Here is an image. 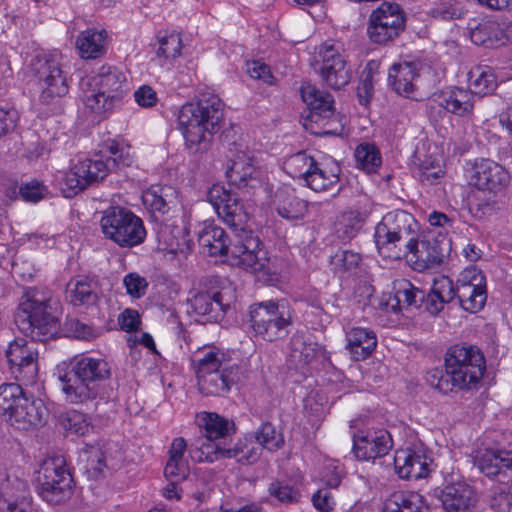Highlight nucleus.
I'll use <instances>...</instances> for the list:
<instances>
[{
	"label": "nucleus",
	"instance_id": "obj_4",
	"mask_svg": "<svg viewBox=\"0 0 512 512\" xmlns=\"http://www.w3.org/2000/svg\"><path fill=\"white\" fill-rule=\"evenodd\" d=\"M223 107L217 95L206 91L180 108L178 129L190 153L202 154L210 148L213 135L221 128Z\"/></svg>",
	"mask_w": 512,
	"mask_h": 512
},
{
	"label": "nucleus",
	"instance_id": "obj_58",
	"mask_svg": "<svg viewBox=\"0 0 512 512\" xmlns=\"http://www.w3.org/2000/svg\"><path fill=\"white\" fill-rule=\"evenodd\" d=\"M463 286L473 289L486 286V279L482 271L475 266L466 267L457 279V288H463Z\"/></svg>",
	"mask_w": 512,
	"mask_h": 512
},
{
	"label": "nucleus",
	"instance_id": "obj_27",
	"mask_svg": "<svg viewBox=\"0 0 512 512\" xmlns=\"http://www.w3.org/2000/svg\"><path fill=\"white\" fill-rule=\"evenodd\" d=\"M186 451V440L183 437L174 438L169 447L168 460L164 468L166 478L175 481L186 479L190 467L188 457L185 455Z\"/></svg>",
	"mask_w": 512,
	"mask_h": 512
},
{
	"label": "nucleus",
	"instance_id": "obj_11",
	"mask_svg": "<svg viewBox=\"0 0 512 512\" xmlns=\"http://www.w3.org/2000/svg\"><path fill=\"white\" fill-rule=\"evenodd\" d=\"M35 473L39 494L43 500L56 505L71 498L73 478L63 456L45 458Z\"/></svg>",
	"mask_w": 512,
	"mask_h": 512
},
{
	"label": "nucleus",
	"instance_id": "obj_30",
	"mask_svg": "<svg viewBox=\"0 0 512 512\" xmlns=\"http://www.w3.org/2000/svg\"><path fill=\"white\" fill-rule=\"evenodd\" d=\"M318 344L306 339L301 334H294L290 340L288 362L290 367L305 373L307 366L315 359Z\"/></svg>",
	"mask_w": 512,
	"mask_h": 512
},
{
	"label": "nucleus",
	"instance_id": "obj_8",
	"mask_svg": "<svg viewBox=\"0 0 512 512\" xmlns=\"http://www.w3.org/2000/svg\"><path fill=\"white\" fill-rule=\"evenodd\" d=\"M201 393L224 396L236 383L238 367L230 365L226 355L216 347H205L192 356Z\"/></svg>",
	"mask_w": 512,
	"mask_h": 512
},
{
	"label": "nucleus",
	"instance_id": "obj_6",
	"mask_svg": "<svg viewBox=\"0 0 512 512\" xmlns=\"http://www.w3.org/2000/svg\"><path fill=\"white\" fill-rule=\"evenodd\" d=\"M83 102L100 119L107 118L118 109L130 87L123 71L115 66L103 65L87 83Z\"/></svg>",
	"mask_w": 512,
	"mask_h": 512
},
{
	"label": "nucleus",
	"instance_id": "obj_61",
	"mask_svg": "<svg viewBox=\"0 0 512 512\" xmlns=\"http://www.w3.org/2000/svg\"><path fill=\"white\" fill-rule=\"evenodd\" d=\"M433 16L442 20L459 19L464 14L463 7L458 2L445 0L433 8Z\"/></svg>",
	"mask_w": 512,
	"mask_h": 512
},
{
	"label": "nucleus",
	"instance_id": "obj_29",
	"mask_svg": "<svg viewBox=\"0 0 512 512\" xmlns=\"http://www.w3.org/2000/svg\"><path fill=\"white\" fill-rule=\"evenodd\" d=\"M340 172V166L334 161H316L305 186L316 192L332 190L339 183Z\"/></svg>",
	"mask_w": 512,
	"mask_h": 512
},
{
	"label": "nucleus",
	"instance_id": "obj_9",
	"mask_svg": "<svg viewBox=\"0 0 512 512\" xmlns=\"http://www.w3.org/2000/svg\"><path fill=\"white\" fill-rule=\"evenodd\" d=\"M248 322L253 337L274 342L289 334L293 311L286 300L257 302L249 307Z\"/></svg>",
	"mask_w": 512,
	"mask_h": 512
},
{
	"label": "nucleus",
	"instance_id": "obj_53",
	"mask_svg": "<svg viewBox=\"0 0 512 512\" xmlns=\"http://www.w3.org/2000/svg\"><path fill=\"white\" fill-rule=\"evenodd\" d=\"M499 30V23L496 21H483L470 32L471 41L476 45L491 46L492 35Z\"/></svg>",
	"mask_w": 512,
	"mask_h": 512
},
{
	"label": "nucleus",
	"instance_id": "obj_38",
	"mask_svg": "<svg viewBox=\"0 0 512 512\" xmlns=\"http://www.w3.org/2000/svg\"><path fill=\"white\" fill-rule=\"evenodd\" d=\"M225 459H234L241 465H252L261 456L259 443L254 440L252 434L240 438L232 447L226 448Z\"/></svg>",
	"mask_w": 512,
	"mask_h": 512
},
{
	"label": "nucleus",
	"instance_id": "obj_7",
	"mask_svg": "<svg viewBox=\"0 0 512 512\" xmlns=\"http://www.w3.org/2000/svg\"><path fill=\"white\" fill-rule=\"evenodd\" d=\"M419 225L412 214L394 210L385 214L375 227L374 239L381 255L392 259L409 256L417 239Z\"/></svg>",
	"mask_w": 512,
	"mask_h": 512
},
{
	"label": "nucleus",
	"instance_id": "obj_39",
	"mask_svg": "<svg viewBox=\"0 0 512 512\" xmlns=\"http://www.w3.org/2000/svg\"><path fill=\"white\" fill-rule=\"evenodd\" d=\"M143 202L152 211L166 214L176 204L177 191L168 185L152 186L143 193Z\"/></svg>",
	"mask_w": 512,
	"mask_h": 512
},
{
	"label": "nucleus",
	"instance_id": "obj_25",
	"mask_svg": "<svg viewBox=\"0 0 512 512\" xmlns=\"http://www.w3.org/2000/svg\"><path fill=\"white\" fill-rule=\"evenodd\" d=\"M436 101L447 112L460 117H468L473 113L474 94L471 90L459 87L450 88L442 91Z\"/></svg>",
	"mask_w": 512,
	"mask_h": 512
},
{
	"label": "nucleus",
	"instance_id": "obj_47",
	"mask_svg": "<svg viewBox=\"0 0 512 512\" xmlns=\"http://www.w3.org/2000/svg\"><path fill=\"white\" fill-rule=\"evenodd\" d=\"M457 299L465 311L475 313L481 310L486 302V286L476 287V289L469 286L457 288Z\"/></svg>",
	"mask_w": 512,
	"mask_h": 512
},
{
	"label": "nucleus",
	"instance_id": "obj_64",
	"mask_svg": "<svg viewBox=\"0 0 512 512\" xmlns=\"http://www.w3.org/2000/svg\"><path fill=\"white\" fill-rule=\"evenodd\" d=\"M134 99L136 103L145 108H150L156 105L158 101L156 91L148 86L142 85L134 92Z\"/></svg>",
	"mask_w": 512,
	"mask_h": 512
},
{
	"label": "nucleus",
	"instance_id": "obj_42",
	"mask_svg": "<svg viewBox=\"0 0 512 512\" xmlns=\"http://www.w3.org/2000/svg\"><path fill=\"white\" fill-rule=\"evenodd\" d=\"M422 291L414 287L407 280H400L394 284L393 297L389 298L388 305L393 311H401L412 306H416L418 296H422Z\"/></svg>",
	"mask_w": 512,
	"mask_h": 512
},
{
	"label": "nucleus",
	"instance_id": "obj_18",
	"mask_svg": "<svg viewBox=\"0 0 512 512\" xmlns=\"http://www.w3.org/2000/svg\"><path fill=\"white\" fill-rule=\"evenodd\" d=\"M393 447L390 433L386 429L359 431L353 437L352 451L359 460L374 461L389 453Z\"/></svg>",
	"mask_w": 512,
	"mask_h": 512
},
{
	"label": "nucleus",
	"instance_id": "obj_5",
	"mask_svg": "<svg viewBox=\"0 0 512 512\" xmlns=\"http://www.w3.org/2000/svg\"><path fill=\"white\" fill-rule=\"evenodd\" d=\"M110 363L101 357L76 356L58 367V379L65 400L84 404L98 395V384L111 377Z\"/></svg>",
	"mask_w": 512,
	"mask_h": 512
},
{
	"label": "nucleus",
	"instance_id": "obj_52",
	"mask_svg": "<svg viewBox=\"0 0 512 512\" xmlns=\"http://www.w3.org/2000/svg\"><path fill=\"white\" fill-rule=\"evenodd\" d=\"M338 233L344 240L352 239L362 227V217L358 211H347L341 215Z\"/></svg>",
	"mask_w": 512,
	"mask_h": 512
},
{
	"label": "nucleus",
	"instance_id": "obj_57",
	"mask_svg": "<svg viewBox=\"0 0 512 512\" xmlns=\"http://www.w3.org/2000/svg\"><path fill=\"white\" fill-rule=\"evenodd\" d=\"M127 294L133 299L142 298L148 289V281L137 272H130L123 278Z\"/></svg>",
	"mask_w": 512,
	"mask_h": 512
},
{
	"label": "nucleus",
	"instance_id": "obj_14",
	"mask_svg": "<svg viewBox=\"0 0 512 512\" xmlns=\"http://www.w3.org/2000/svg\"><path fill=\"white\" fill-rule=\"evenodd\" d=\"M207 197L217 215L233 229L235 234L248 232L245 226L249 213L235 194L226 190L224 186L215 184L208 191Z\"/></svg>",
	"mask_w": 512,
	"mask_h": 512
},
{
	"label": "nucleus",
	"instance_id": "obj_59",
	"mask_svg": "<svg viewBox=\"0 0 512 512\" xmlns=\"http://www.w3.org/2000/svg\"><path fill=\"white\" fill-rule=\"evenodd\" d=\"M431 290L435 298L439 297L445 303L457 298V286L454 287L452 280L446 276L435 279Z\"/></svg>",
	"mask_w": 512,
	"mask_h": 512
},
{
	"label": "nucleus",
	"instance_id": "obj_40",
	"mask_svg": "<svg viewBox=\"0 0 512 512\" xmlns=\"http://www.w3.org/2000/svg\"><path fill=\"white\" fill-rule=\"evenodd\" d=\"M384 512H428V507L418 493L397 491L385 500Z\"/></svg>",
	"mask_w": 512,
	"mask_h": 512
},
{
	"label": "nucleus",
	"instance_id": "obj_19",
	"mask_svg": "<svg viewBox=\"0 0 512 512\" xmlns=\"http://www.w3.org/2000/svg\"><path fill=\"white\" fill-rule=\"evenodd\" d=\"M451 250L450 241L443 237L437 238H418L409 250V261L414 264V268L421 271L436 267L444 262Z\"/></svg>",
	"mask_w": 512,
	"mask_h": 512
},
{
	"label": "nucleus",
	"instance_id": "obj_3",
	"mask_svg": "<svg viewBox=\"0 0 512 512\" xmlns=\"http://www.w3.org/2000/svg\"><path fill=\"white\" fill-rule=\"evenodd\" d=\"M444 364V370L431 369L426 377L429 385L443 394L477 389L486 372L484 353L474 345L451 346L445 354Z\"/></svg>",
	"mask_w": 512,
	"mask_h": 512
},
{
	"label": "nucleus",
	"instance_id": "obj_17",
	"mask_svg": "<svg viewBox=\"0 0 512 512\" xmlns=\"http://www.w3.org/2000/svg\"><path fill=\"white\" fill-rule=\"evenodd\" d=\"M474 464L488 478L498 483H507L512 488V450H479Z\"/></svg>",
	"mask_w": 512,
	"mask_h": 512
},
{
	"label": "nucleus",
	"instance_id": "obj_12",
	"mask_svg": "<svg viewBox=\"0 0 512 512\" xmlns=\"http://www.w3.org/2000/svg\"><path fill=\"white\" fill-rule=\"evenodd\" d=\"M31 67L38 81L39 99L42 103H52L68 93L67 73L63 70L62 56L59 52L36 55Z\"/></svg>",
	"mask_w": 512,
	"mask_h": 512
},
{
	"label": "nucleus",
	"instance_id": "obj_63",
	"mask_svg": "<svg viewBox=\"0 0 512 512\" xmlns=\"http://www.w3.org/2000/svg\"><path fill=\"white\" fill-rule=\"evenodd\" d=\"M247 73L253 79H259L267 84L274 83V76L270 71V67L260 61H252L247 63Z\"/></svg>",
	"mask_w": 512,
	"mask_h": 512
},
{
	"label": "nucleus",
	"instance_id": "obj_37",
	"mask_svg": "<svg viewBox=\"0 0 512 512\" xmlns=\"http://www.w3.org/2000/svg\"><path fill=\"white\" fill-rule=\"evenodd\" d=\"M254 171L252 158L245 151L238 150L231 159L226 176L232 185L240 188L247 185V181L253 177Z\"/></svg>",
	"mask_w": 512,
	"mask_h": 512
},
{
	"label": "nucleus",
	"instance_id": "obj_23",
	"mask_svg": "<svg viewBox=\"0 0 512 512\" xmlns=\"http://www.w3.org/2000/svg\"><path fill=\"white\" fill-rule=\"evenodd\" d=\"M47 416V408L44 402L27 394L22 404L18 405V411L14 414L10 424L21 430H29L41 426Z\"/></svg>",
	"mask_w": 512,
	"mask_h": 512
},
{
	"label": "nucleus",
	"instance_id": "obj_48",
	"mask_svg": "<svg viewBox=\"0 0 512 512\" xmlns=\"http://www.w3.org/2000/svg\"><path fill=\"white\" fill-rule=\"evenodd\" d=\"M358 165L366 172H376L382 163L379 150L374 144L362 143L355 150Z\"/></svg>",
	"mask_w": 512,
	"mask_h": 512
},
{
	"label": "nucleus",
	"instance_id": "obj_10",
	"mask_svg": "<svg viewBox=\"0 0 512 512\" xmlns=\"http://www.w3.org/2000/svg\"><path fill=\"white\" fill-rule=\"evenodd\" d=\"M104 237L120 248H134L144 243L147 231L143 220L131 210L121 206L105 209L100 219Z\"/></svg>",
	"mask_w": 512,
	"mask_h": 512
},
{
	"label": "nucleus",
	"instance_id": "obj_20",
	"mask_svg": "<svg viewBox=\"0 0 512 512\" xmlns=\"http://www.w3.org/2000/svg\"><path fill=\"white\" fill-rule=\"evenodd\" d=\"M300 92L302 100L309 109L307 121L325 126L335 117L334 99L330 93L321 91L309 83L303 84Z\"/></svg>",
	"mask_w": 512,
	"mask_h": 512
},
{
	"label": "nucleus",
	"instance_id": "obj_33",
	"mask_svg": "<svg viewBox=\"0 0 512 512\" xmlns=\"http://www.w3.org/2000/svg\"><path fill=\"white\" fill-rule=\"evenodd\" d=\"M2 493L6 503L5 512H30L31 500L24 482L18 479L8 480L3 485Z\"/></svg>",
	"mask_w": 512,
	"mask_h": 512
},
{
	"label": "nucleus",
	"instance_id": "obj_31",
	"mask_svg": "<svg viewBox=\"0 0 512 512\" xmlns=\"http://www.w3.org/2000/svg\"><path fill=\"white\" fill-rule=\"evenodd\" d=\"M226 448L221 446V442L216 439H210L201 435L196 438L189 448L190 458L198 463H213L220 459H225Z\"/></svg>",
	"mask_w": 512,
	"mask_h": 512
},
{
	"label": "nucleus",
	"instance_id": "obj_62",
	"mask_svg": "<svg viewBox=\"0 0 512 512\" xmlns=\"http://www.w3.org/2000/svg\"><path fill=\"white\" fill-rule=\"evenodd\" d=\"M46 191V187L36 180L25 183L20 187L21 197L28 202H38L44 197Z\"/></svg>",
	"mask_w": 512,
	"mask_h": 512
},
{
	"label": "nucleus",
	"instance_id": "obj_2",
	"mask_svg": "<svg viewBox=\"0 0 512 512\" xmlns=\"http://www.w3.org/2000/svg\"><path fill=\"white\" fill-rule=\"evenodd\" d=\"M198 243L202 252L208 256L226 258L232 265H238L252 273H276L270 266V260L260 249V240L252 232L235 234L231 240L223 228L207 225L199 233Z\"/></svg>",
	"mask_w": 512,
	"mask_h": 512
},
{
	"label": "nucleus",
	"instance_id": "obj_28",
	"mask_svg": "<svg viewBox=\"0 0 512 512\" xmlns=\"http://www.w3.org/2000/svg\"><path fill=\"white\" fill-rule=\"evenodd\" d=\"M193 312L199 316L206 317L209 322L220 321L226 312L228 304L223 303V296L220 292L198 293L190 300Z\"/></svg>",
	"mask_w": 512,
	"mask_h": 512
},
{
	"label": "nucleus",
	"instance_id": "obj_22",
	"mask_svg": "<svg viewBox=\"0 0 512 512\" xmlns=\"http://www.w3.org/2000/svg\"><path fill=\"white\" fill-rule=\"evenodd\" d=\"M394 466L403 479H420L429 473L428 458L422 451L401 449L395 452Z\"/></svg>",
	"mask_w": 512,
	"mask_h": 512
},
{
	"label": "nucleus",
	"instance_id": "obj_45",
	"mask_svg": "<svg viewBox=\"0 0 512 512\" xmlns=\"http://www.w3.org/2000/svg\"><path fill=\"white\" fill-rule=\"evenodd\" d=\"M268 494L283 505L297 504L301 499L300 489L287 480L276 479L272 481L268 486Z\"/></svg>",
	"mask_w": 512,
	"mask_h": 512
},
{
	"label": "nucleus",
	"instance_id": "obj_49",
	"mask_svg": "<svg viewBox=\"0 0 512 512\" xmlns=\"http://www.w3.org/2000/svg\"><path fill=\"white\" fill-rule=\"evenodd\" d=\"M108 164L101 157L86 158L78 161V170L87 180L88 186L106 177Z\"/></svg>",
	"mask_w": 512,
	"mask_h": 512
},
{
	"label": "nucleus",
	"instance_id": "obj_44",
	"mask_svg": "<svg viewBox=\"0 0 512 512\" xmlns=\"http://www.w3.org/2000/svg\"><path fill=\"white\" fill-rule=\"evenodd\" d=\"M57 184L64 197L70 198L88 187L87 180L78 170V162L68 171L59 172L56 176Z\"/></svg>",
	"mask_w": 512,
	"mask_h": 512
},
{
	"label": "nucleus",
	"instance_id": "obj_54",
	"mask_svg": "<svg viewBox=\"0 0 512 512\" xmlns=\"http://www.w3.org/2000/svg\"><path fill=\"white\" fill-rule=\"evenodd\" d=\"M182 49V40L178 33H170L159 39L157 56L165 59L179 57Z\"/></svg>",
	"mask_w": 512,
	"mask_h": 512
},
{
	"label": "nucleus",
	"instance_id": "obj_24",
	"mask_svg": "<svg viewBox=\"0 0 512 512\" xmlns=\"http://www.w3.org/2000/svg\"><path fill=\"white\" fill-rule=\"evenodd\" d=\"M419 77L414 63L403 62L392 65L388 73L389 86L399 95L415 98L416 81Z\"/></svg>",
	"mask_w": 512,
	"mask_h": 512
},
{
	"label": "nucleus",
	"instance_id": "obj_13",
	"mask_svg": "<svg viewBox=\"0 0 512 512\" xmlns=\"http://www.w3.org/2000/svg\"><path fill=\"white\" fill-rule=\"evenodd\" d=\"M405 23V13L399 4L383 2L369 16L367 35L375 44H386L399 36Z\"/></svg>",
	"mask_w": 512,
	"mask_h": 512
},
{
	"label": "nucleus",
	"instance_id": "obj_46",
	"mask_svg": "<svg viewBox=\"0 0 512 512\" xmlns=\"http://www.w3.org/2000/svg\"><path fill=\"white\" fill-rule=\"evenodd\" d=\"M316 160L306 151L298 152L290 156L285 162V169L292 178L302 180L304 184L311 174Z\"/></svg>",
	"mask_w": 512,
	"mask_h": 512
},
{
	"label": "nucleus",
	"instance_id": "obj_41",
	"mask_svg": "<svg viewBox=\"0 0 512 512\" xmlns=\"http://www.w3.org/2000/svg\"><path fill=\"white\" fill-rule=\"evenodd\" d=\"M27 393L18 383L0 385V416L10 423Z\"/></svg>",
	"mask_w": 512,
	"mask_h": 512
},
{
	"label": "nucleus",
	"instance_id": "obj_16",
	"mask_svg": "<svg viewBox=\"0 0 512 512\" xmlns=\"http://www.w3.org/2000/svg\"><path fill=\"white\" fill-rule=\"evenodd\" d=\"M468 173L470 185L494 195L504 192L512 183L509 171L487 158L476 159Z\"/></svg>",
	"mask_w": 512,
	"mask_h": 512
},
{
	"label": "nucleus",
	"instance_id": "obj_34",
	"mask_svg": "<svg viewBox=\"0 0 512 512\" xmlns=\"http://www.w3.org/2000/svg\"><path fill=\"white\" fill-rule=\"evenodd\" d=\"M197 424L202 435L210 439L221 440L234 432V423L212 412H201L197 415Z\"/></svg>",
	"mask_w": 512,
	"mask_h": 512
},
{
	"label": "nucleus",
	"instance_id": "obj_32",
	"mask_svg": "<svg viewBox=\"0 0 512 512\" xmlns=\"http://www.w3.org/2000/svg\"><path fill=\"white\" fill-rule=\"evenodd\" d=\"M95 283L84 276H77L66 287V299L74 306L94 304L97 300Z\"/></svg>",
	"mask_w": 512,
	"mask_h": 512
},
{
	"label": "nucleus",
	"instance_id": "obj_43",
	"mask_svg": "<svg viewBox=\"0 0 512 512\" xmlns=\"http://www.w3.org/2000/svg\"><path fill=\"white\" fill-rule=\"evenodd\" d=\"M468 80L473 94L487 95L497 87L493 69L486 65L473 67L468 73Z\"/></svg>",
	"mask_w": 512,
	"mask_h": 512
},
{
	"label": "nucleus",
	"instance_id": "obj_56",
	"mask_svg": "<svg viewBox=\"0 0 512 512\" xmlns=\"http://www.w3.org/2000/svg\"><path fill=\"white\" fill-rule=\"evenodd\" d=\"M490 506L497 512H508L512 506V488L507 483H498L491 496Z\"/></svg>",
	"mask_w": 512,
	"mask_h": 512
},
{
	"label": "nucleus",
	"instance_id": "obj_15",
	"mask_svg": "<svg viewBox=\"0 0 512 512\" xmlns=\"http://www.w3.org/2000/svg\"><path fill=\"white\" fill-rule=\"evenodd\" d=\"M343 45L338 41H326L319 50L321 57L320 75L332 89L347 85L351 78Z\"/></svg>",
	"mask_w": 512,
	"mask_h": 512
},
{
	"label": "nucleus",
	"instance_id": "obj_36",
	"mask_svg": "<svg viewBox=\"0 0 512 512\" xmlns=\"http://www.w3.org/2000/svg\"><path fill=\"white\" fill-rule=\"evenodd\" d=\"M275 205L278 215L287 220L303 219L308 212V203L288 190L277 192Z\"/></svg>",
	"mask_w": 512,
	"mask_h": 512
},
{
	"label": "nucleus",
	"instance_id": "obj_50",
	"mask_svg": "<svg viewBox=\"0 0 512 512\" xmlns=\"http://www.w3.org/2000/svg\"><path fill=\"white\" fill-rule=\"evenodd\" d=\"M62 425L67 431L81 436L87 434L92 429L87 416L77 410L68 411L62 417Z\"/></svg>",
	"mask_w": 512,
	"mask_h": 512
},
{
	"label": "nucleus",
	"instance_id": "obj_26",
	"mask_svg": "<svg viewBox=\"0 0 512 512\" xmlns=\"http://www.w3.org/2000/svg\"><path fill=\"white\" fill-rule=\"evenodd\" d=\"M346 348L354 361L368 358L376 348L377 337L374 331L362 327H352L346 331Z\"/></svg>",
	"mask_w": 512,
	"mask_h": 512
},
{
	"label": "nucleus",
	"instance_id": "obj_51",
	"mask_svg": "<svg viewBox=\"0 0 512 512\" xmlns=\"http://www.w3.org/2000/svg\"><path fill=\"white\" fill-rule=\"evenodd\" d=\"M253 437L259 443L261 450L265 448L274 451L283 444V438L277 434L274 426L270 423H264Z\"/></svg>",
	"mask_w": 512,
	"mask_h": 512
},
{
	"label": "nucleus",
	"instance_id": "obj_1",
	"mask_svg": "<svg viewBox=\"0 0 512 512\" xmlns=\"http://www.w3.org/2000/svg\"><path fill=\"white\" fill-rule=\"evenodd\" d=\"M48 299L38 292L26 293L19 305L15 323L32 340L15 339L6 351L10 371L15 379L32 385L38 377V344L53 338L58 332V321L48 311Z\"/></svg>",
	"mask_w": 512,
	"mask_h": 512
},
{
	"label": "nucleus",
	"instance_id": "obj_55",
	"mask_svg": "<svg viewBox=\"0 0 512 512\" xmlns=\"http://www.w3.org/2000/svg\"><path fill=\"white\" fill-rule=\"evenodd\" d=\"M361 261L360 254L350 251H338L331 257V265L338 273H344L355 269Z\"/></svg>",
	"mask_w": 512,
	"mask_h": 512
},
{
	"label": "nucleus",
	"instance_id": "obj_35",
	"mask_svg": "<svg viewBox=\"0 0 512 512\" xmlns=\"http://www.w3.org/2000/svg\"><path fill=\"white\" fill-rule=\"evenodd\" d=\"M106 32L94 28L82 31L76 39V48L84 59H95L105 53Z\"/></svg>",
	"mask_w": 512,
	"mask_h": 512
},
{
	"label": "nucleus",
	"instance_id": "obj_21",
	"mask_svg": "<svg viewBox=\"0 0 512 512\" xmlns=\"http://www.w3.org/2000/svg\"><path fill=\"white\" fill-rule=\"evenodd\" d=\"M441 502L446 512H471L476 506L477 494L467 483L456 482L442 490Z\"/></svg>",
	"mask_w": 512,
	"mask_h": 512
},
{
	"label": "nucleus",
	"instance_id": "obj_60",
	"mask_svg": "<svg viewBox=\"0 0 512 512\" xmlns=\"http://www.w3.org/2000/svg\"><path fill=\"white\" fill-rule=\"evenodd\" d=\"M87 454V471L94 477L99 478L104 474L105 469H115L116 467H106L104 453L99 448L92 447Z\"/></svg>",
	"mask_w": 512,
	"mask_h": 512
}]
</instances>
